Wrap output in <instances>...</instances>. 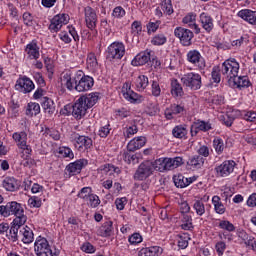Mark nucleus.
Segmentation results:
<instances>
[{
  "instance_id": "f257e3e1",
  "label": "nucleus",
  "mask_w": 256,
  "mask_h": 256,
  "mask_svg": "<svg viewBox=\"0 0 256 256\" xmlns=\"http://www.w3.org/2000/svg\"><path fill=\"white\" fill-rule=\"evenodd\" d=\"M97 101H99V93L97 92L81 96L72 105V115L75 119H83V116L87 115V109L94 107Z\"/></svg>"
},
{
  "instance_id": "f03ea898",
  "label": "nucleus",
  "mask_w": 256,
  "mask_h": 256,
  "mask_svg": "<svg viewBox=\"0 0 256 256\" xmlns=\"http://www.w3.org/2000/svg\"><path fill=\"white\" fill-rule=\"evenodd\" d=\"M239 62L235 58H229L222 63L220 71L228 81V85L235 83V78L239 75Z\"/></svg>"
},
{
  "instance_id": "7ed1b4c3",
  "label": "nucleus",
  "mask_w": 256,
  "mask_h": 256,
  "mask_svg": "<svg viewBox=\"0 0 256 256\" xmlns=\"http://www.w3.org/2000/svg\"><path fill=\"white\" fill-rule=\"evenodd\" d=\"M0 215L2 217H9V215H15L16 219H21L22 217H27L25 215V210L20 203L16 201L8 202L6 205L0 206Z\"/></svg>"
},
{
  "instance_id": "20e7f679",
  "label": "nucleus",
  "mask_w": 256,
  "mask_h": 256,
  "mask_svg": "<svg viewBox=\"0 0 256 256\" xmlns=\"http://www.w3.org/2000/svg\"><path fill=\"white\" fill-rule=\"evenodd\" d=\"M183 158L175 157V158H159L155 161V165L157 166V171H171L173 169H177V167H181L183 165Z\"/></svg>"
},
{
  "instance_id": "39448f33",
  "label": "nucleus",
  "mask_w": 256,
  "mask_h": 256,
  "mask_svg": "<svg viewBox=\"0 0 256 256\" xmlns=\"http://www.w3.org/2000/svg\"><path fill=\"white\" fill-rule=\"evenodd\" d=\"M155 169H157V164H155V161H144L136 170L134 179H136V181H144V179H147L153 175V171H155Z\"/></svg>"
},
{
  "instance_id": "423d86ee",
  "label": "nucleus",
  "mask_w": 256,
  "mask_h": 256,
  "mask_svg": "<svg viewBox=\"0 0 256 256\" xmlns=\"http://www.w3.org/2000/svg\"><path fill=\"white\" fill-rule=\"evenodd\" d=\"M181 83L187 89L197 91L201 89V75L194 72H189L181 77Z\"/></svg>"
},
{
  "instance_id": "0eeeda50",
  "label": "nucleus",
  "mask_w": 256,
  "mask_h": 256,
  "mask_svg": "<svg viewBox=\"0 0 256 256\" xmlns=\"http://www.w3.org/2000/svg\"><path fill=\"white\" fill-rule=\"evenodd\" d=\"M125 55V45L122 42H113L108 46L106 58L109 61L123 59Z\"/></svg>"
},
{
  "instance_id": "6e6552de",
  "label": "nucleus",
  "mask_w": 256,
  "mask_h": 256,
  "mask_svg": "<svg viewBox=\"0 0 256 256\" xmlns=\"http://www.w3.org/2000/svg\"><path fill=\"white\" fill-rule=\"evenodd\" d=\"M34 251L37 256H53V250L47 238L39 236L34 243Z\"/></svg>"
},
{
  "instance_id": "1a4fd4ad",
  "label": "nucleus",
  "mask_w": 256,
  "mask_h": 256,
  "mask_svg": "<svg viewBox=\"0 0 256 256\" xmlns=\"http://www.w3.org/2000/svg\"><path fill=\"white\" fill-rule=\"evenodd\" d=\"M75 87L74 89L79 93H83V91H89L93 85H95V81L91 76H82L77 75L74 77Z\"/></svg>"
},
{
  "instance_id": "9d476101",
  "label": "nucleus",
  "mask_w": 256,
  "mask_h": 256,
  "mask_svg": "<svg viewBox=\"0 0 256 256\" xmlns=\"http://www.w3.org/2000/svg\"><path fill=\"white\" fill-rule=\"evenodd\" d=\"M67 23H69L68 14L62 13L55 15L50 21L49 30L51 33H58V31H61V27L67 25Z\"/></svg>"
},
{
  "instance_id": "9b49d317",
  "label": "nucleus",
  "mask_w": 256,
  "mask_h": 256,
  "mask_svg": "<svg viewBox=\"0 0 256 256\" xmlns=\"http://www.w3.org/2000/svg\"><path fill=\"white\" fill-rule=\"evenodd\" d=\"M174 35L178 39H180V43L184 47H189L191 45V41L193 40V32L187 28L177 27L174 30Z\"/></svg>"
},
{
  "instance_id": "f8f14e48",
  "label": "nucleus",
  "mask_w": 256,
  "mask_h": 256,
  "mask_svg": "<svg viewBox=\"0 0 256 256\" xmlns=\"http://www.w3.org/2000/svg\"><path fill=\"white\" fill-rule=\"evenodd\" d=\"M235 161L225 160L222 164L215 168L217 177H229L233 171H235Z\"/></svg>"
},
{
  "instance_id": "ddd939ff",
  "label": "nucleus",
  "mask_w": 256,
  "mask_h": 256,
  "mask_svg": "<svg viewBox=\"0 0 256 256\" xmlns=\"http://www.w3.org/2000/svg\"><path fill=\"white\" fill-rule=\"evenodd\" d=\"M122 95L124 97V99H126L127 101H130V103H143V101H145V97H143L142 95H139L137 93H135L133 90H131V86H129V84H124L122 87Z\"/></svg>"
},
{
  "instance_id": "4468645a",
  "label": "nucleus",
  "mask_w": 256,
  "mask_h": 256,
  "mask_svg": "<svg viewBox=\"0 0 256 256\" xmlns=\"http://www.w3.org/2000/svg\"><path fill=\"white\" fill-rule=\"evenodd\" d=\"M187 61L198 67L200 71H203L206 67L205 59L201 57V53L197 50H190L187 53Z\"/></svg>"
},
{
  "instance_id": "2eb2a0df",
  "label": "nucleus",
  "mask_w": 256,
  "mask_h": 256,
  "mask_svg": "<svg viewBox=\"0 0 256 256\" xmlns=\"http://www.w3.org/2000/svg\"><path fill=\"white\" fill-rule=\"evenodd\" d=\"M74 147L77 151L85 153V151H88V149L93 147V140L89 136H76Z\"/></svg>"
},
{
  "instance_id": "dca6fc26",
  "label": "nucleus",
  "mask_w": 256,
  "mask_h": 256,
  "mask_svg": "<svg viewBox=\"0 0 256 256\" xmlns=\"http://www.w3.org/2000/svg\"><path fill=\"white\" fill-rule=\"evenodd\" d=\"M15 88L20 93H31L35 89V84L31 79L24 77L17 80Z\"/></svg>"
},
{
  "instance_id": "f3484780",
  "label": "nucleus",
  "mask_w": 256,
  "mask_h": 256,
  "mask_svg": "<svg viewBox=\"0 0 256 256\" xmlns=\"http://www.w3.org/2000/svg\"><path fill=\"white\" fill-rule=\"evenodd\" d=\"M86 27L93 31L97 27V13L90 6L84 9Z\"/></svg>"
},
{
  "instance_id": "a211bd4d",
  "label": "nucleus",
  "mask_w": 256,
  "mask_h": 256,
  "mask_svg": "<svg viewBox=\"0 0 256 256\" xmlns=\"http://www.w3.org/2000/svg\"><path fill=\"white\" fill-rule=\"evenodd\" d=\"M88 163L89 162L87 161V159H79L75 162L70 163L66 167V170L68 171L69 175H79L83 167H87Z\"/></svg>"
},
{
  "instance_id": "6ab92c4d",
  "label": "nucleus",
  "mask_w": 256,
  "mask_h": 256,
  "mask_svg": "<svg viewBox=\"0 0 256 256\" xmlns=\"http://www.w3.org/2000/svg\"><path fill=\"white\" fill-rule=\"evenodd\" d=\"M27 223V217L15 218L12 222V226L10 228V235L12 241H17L19 238L17 233H19V229L23 227Z\"/></svg>"
},
{
  "instance_id": "aec40b11",
  "label": "nucleus",
  "mask_w": 256,
  "mask_h": 256,
  "mask_svg": "<svg viewBox=\"0 0 256 256\" xmlns=\"http://www.w3.org/2000/svg\"><path fill=\"white\" fill-rule=\"evenodd\" d=\"M151 53H153V51H151V50H145L143 52H140L132 60V62H131L132 65L134 67H139L141 65H146V63H149V61H151Z\"/></svg>"
},
{
  "instance_id": "412c9836",
  "label": "nucleus",
  "mask_w": 256,
  "mask_h": 256,
  "mask_svg": "<svg viewBox=\"0 0 256 256\" xmlns=\"http://www.w3.org/2000/svg\"><path fill=\"white\" fill-rule=\"evenodd\" d=\"M185 111V105L183 104H172L165 110L166 119H174L175 115H183Z\"/></svg>"
},
{
  "instance_id": "4be33fe9",
  "label": "nucleus",
  "mask_w": 256,
  "mask_h": 256,
  "mask_svg": "<svg viewBox=\"0 0 256 256\" xmlns=\"http://www.w3.org/2000/svg\"><path fill=\"white\" fill-rule=\"evenodd\" d=\"M14 141L17 143L19 149H23V151H30L29 146L27 145V133L25 132H15L12 135Z\"/></svg>"
},
{
  "instance_id": "5701e85b",
  "label": "nucleus",
  "mask_w": 256,
  "mask_h": 256,
  "mask_svg": "<svg viewBox=\"0 0 256 256\" xmlns=\"http://www.w3.org/2000/svg\"><path fill=\"white\" fill-rule=\"evenodd\" d=\"M145 143H147V138L144 136H139L132 139L127 145V151L135 153L137 149H141V147H145Z\"/></svg>"
},
{
  "instance_id": "b1692460",
  "label": "nucleus",
  "mask_w": 256,
  "mask_h": 256,
  "mask_svg": "<svg viewBox=\"0 0 256 256\" xmlns=\"http://www.w3.org/2000/svg\"><path fill=\"white\" fill-rule=\"evenodd\" d=\"M114 232L115 229L113 228V222L106 221L101 225V227L98 228L97 235H99L100 237H111Z\"/></svg>"
},
{
  "instance_id": "393cba45",
  "label": "nucleus",
  "mask_w": 256,
  "mask_h": 256,
  "mask_svg": "<svg viewBox=\"0 0 256 256\" xmlns=\"http://www.w3.org/2000/svg\"><path fill=\"white\" fill-rule=\"evenodd\" d=\"M200 23H201V27L204 28L207 33H211V31H213V27H214L213 18L209 14L205 12L201 13Z\"/></svg>"
},
{
  "instance_id": "a878e982",
  "label": "nucleus",
  "mask_w": 256,
  "mask_h": 256,
  "mask_svg": "<svg viewBox=\"0 0 256 256\" xmlns=\"http://www.w3.org/2000/svg\"><path fill=\"white\" fill-rule=\"evenodd\" d=\"M173 181L176 187L185 189V187H189L195 181V178H185V176L179 174L173 177Z\"/></svg>"
},
{
  "instance_id": "bb28decb",
  "label": "nucleus",
  "mask_w": 256,
  "mask_h": 256,
  "mask_svg": "<svg viewBox=\"0 0 256 256\" xmlns=\"http://www.w3.org/2000/svg\"><path fill=\"white\" fill-rule=\"evenodd\" d=\"M68 29H69L68 32L63 31L59 33L60 40L63 41V43H71V37H72L74 41H79V34H77V30H75V28H68Z\"/></svg>"
},
{
  "instance_id": "cd10ccee",
  "label": "nucleus",
  "mask_w": 256,
  "mask_h": 256,
  "mask_svg": "<svg viewBox=\"0 0 256 256\" xmlns=\"http://www.w3.org/2000/svg\"><path fill=\"white\" fill-rule=\"evenodd\" d=\"M238 16L250 25H256V11L245 9L238 12Z\"/></svg>"
},
{
  "instance_id": "c85d7f7f",
  "label": "nucleus",
  "mask_w": 256,
  "mask_h": 256,
  "mask_svg": "<svg viewBox=\"0 0 256 256\" xmlns=\"http://www.w3.org/2000/svg\"><path fill=\"white\" fill-rule=\"evenodd\" d=\"M42 108L44 109V113H48V115H55L57 113L55 102L49 97L42 99Z\"/></svg>"
},
{
  "instance_id": "c756f323",
  "label": "nucleus",
  "mask_w": 256,
  "mask_h": 256,
  "mask_svg": "<svg viewBox=\"0 0 256 256\" xmlns=\"http://www.w3.org/2000/svg\"><path fill=\"white\" fill-rule=\"evenodd\" d=\"M2 185L4 189H6V191H11V192L17 191V189L21 187V184H19V181H17V179L13 177H6L3 180Z\"/></svg>"
},
{
  "instance_id": "7c9ffc66",
  "label": "nucleus",
  "mask_w": 256,
  "mask_h": 256,
  "mask_svg": "<svg viewBox=\"0 0 256 256\" xmlns=\"http://www.w3.org/2000/svg\"><path fill=\"white\" fill-rule=\"evenodd\" d=\"M211 129H212L211 123L205 122V121H200L195 124V128L193 126H191L190 133H191L192 137H194V135H197L199 133V131L207 132V131H211Z\"/></svg>"
},
{
  "instance_id": "2f4dec72",
  "label": "nucleus",
  "mask_w": 256,
  "mask_h": 256,
  "mask_svg": "<svg viewBox=\"0 0 256 256\" xmlns=\"http://www.w3.org/2000/svg\"><path fill=\"white\" fill-rule=\"evenodd\" d=\"M170 93L172 97H183L185 92L183 91V86L179 83V80L173 79L171 81V90Z\"/></svg>"
},
{
  "instance_id": "473e14b6",
  "label": "nucleus",
  "mask_w": 256,
  "mask_h": 256,
  "mask_svg": "<svg viewBox=\"0 0 256 256\" xmlns=\"http://www.w3.org/2000/svg\"><path fill=\"white\" fill-rule=\"evenodd\" d=\"M187 165L191 167V169H201V167L205 165V158L199 155H195L189 158Z\"/></svg>"
},
{
  "instance_id": "72a5a7b5",
  "label": "nucleus",
  "mask_w": 256,
  "mask_h": 256,
  "mask_svg": "<svg viewBox=\"0 0 256 256\" xmlns=\"http://www.w3.org/2000/svg\"><path fill=\"white\" fill-rule=\"evenodd\" d=\"M195 19V14L190 13L182 19V23H184L185 25H189V27L195 30V33L199 34L201 33V28H199V25L195 23Z\"/></svg>"
},
{
  "instance_id": "f704fd0d",
  "label": "nucleus",
  "mask_w": 256,
  "mask_h": 256,
  "mask_svg": "<svg viewBox=\"0 0 256 256\" xmlns=\"http://www.w3.org/2000/svg\"><path fill=\"white\" fill-rule=\"evenodd\" d=\"M249 85H251L249 77L239 75L236 76L233 84H229L230 87H237L238 89H241L243 87H249Z\"/></svg>"
},
{
  "instance_id": "c9c22d12",
  "label": "nucleus",
  "mask_w": 256,
  "mask_h": 256,
  "mask_svg": "<svg viewBox=\"0 0 256 256\" xmlns=\"http://www.w3.org/2000/svg\"><path fill=\"white\" fill-rule=\"evenodd\" d=\"M20 233L23 235L22 241L23 243L29 245V243H33L34 234L33 230L29 228V226H25L20 230Z\"/></svg>"
},
{
  "instance_id": "e433bc0d",
  "label": "nucleus",
  "mask_w": 256,
  "mask_h": 256,
  "mask_svg": "<svg viewBox=\"0 0 256 256\" xmlns=\"http://www.w3.org/2000/svg\"><path fill=\"white\" fill-rule=\"evenodd\" d=\"M39 113H41V106L39 103L30 102L27 104L26 115L28 117H33V115L37 116Z\"/></svg>"
},
{
  "instance_id": "4c0bfd02",
  "label": "nucleus",
  "mask_w": 256,
  "mask_h": 256,
  "mask_svg": "<svg viewBox=\"0 0 256 256\" xmlns=\"http://www.w3.org/2000/svg\"><path fill=\"white\" fill-rule=\"evenodd\" d=\"M26 53H28L30 59H39V46L37 43L31 42L26 46Z\"/></svg>"
},
{
  "instance_id": "58836bf2",
  "label": "nucleus",
  "mask_w": 256,
  "mask_h": 256,
  "mask_svg": "<svg viewBox=\"0 0 256 256\" xmlns=\"http://www.w3.org/2000/svg\"><path fill=\"white\" fill-rule=\"evenodd\" d=\"M172 135L176 139H186L187 128L183 125H177L172 129Z\"/></svg>"
},
{
  "instance_id": "ea45409f",
  "label": "nucleus",
  "mask_w": 256,
  "mask_h": 256,
  "mask_svg": "<svg viewBox=\"0 0 256 256\" xmlns=\"http://www.w3.org/2000/svg\"><path fill=\"white\" fill-rule=\"evenodd\" d=\"M243 43H249V37L242 36L239 39L232 41L231 47H241L243 45ZM231 47L227 46V45L220 44L218 46V49H224L225 50V49H231Z\"/></svg>"
},
{
  "instance_id": "a19ab883",
  "label": "nucleus",
  "mask_w": 256,
  "mask_h": 256,
  "mask_svg": "<svg viewBox=\"0 0 256 256\" xmlns=\"http://www.w3.org/2000/svg\"><path fill=\"white\" fill-rule=\"evenodd\" d=\"M144 256H161L163 255V248L159 246H151L145 249H142Z\"/></svg>"
},
{
  "instance_id": "79ce46f5",
  "label": "nucleus",
  "mask_w": 256,
  "mask_h": 256,
  "mask_svg": "<svg viewBox=\"0 0 256 256\" xmlns=\"http://www.w3.org/2000/svg\"><path fill=\"white\" fill-rule=\"evenodd\" d=\"M123 160L125 163H128V165H137L139 163V154H133L131 151L124 152L122 154Z\"/></svg>"
},
{
  "instance_id": "37998d69",
  "label": "nucleus",
  "mask_w": 256,
  "mask_h": 256,
  "mask_svg": "<svg viewBox=\"0 0 256 256\" xmlns=\"http://www.w3.org/2000/svg\"><path fill=\"white\" fill-rule=\"evenodd\" d=\"M135 83L138 91H145L149 86V78L145 75H140L137 77Z\"/></svg>"
},
{
  "instance_id": "c03bdc74",
  "label": "nucleus",
  "mask_w": 256,
  "mask_h": 256,
  "mask_svg": "<svg viewBox=\"0 0 256 256\" xmlns=\"http://www.w3.org/2000/svg\"><path fill=\"white\" fill-rule=\"evenodd\" d=\"M212 203L214 205L216 213H218L219 215H223V213H225V205H223L219 196H213Z\"/></svg>"
},
{
  "instance_id": "a18cd8bd",
  "label": "nucleus",
  "mask_w": 256,
  "mask_h": 256,
  "mask_svg": "<svg viewBox=\"0 0 256 256\" xmlns=\"http://www.w3.org/2000/svg\"><path fill=\"white\" fill-rule=\"evenodd\" d=\"M62 81L66 85V89H68L69 91H73V89H75V77L72 78L71 74L65 73L62 76Z\"/></svg>"
},
{
  "instance_id": "49530a36",
  "label": "nucleus",
  "mask_w": 256,
  "mask_h": 256,
  "mask_svg": "<svg viewBox=\"0 0 256 256\" xmlns=\"http://www.w3.org/2000/svg\"><path fill=\"white\" fill-rule=\"evenodd\" d=\"M193 209L196 211V215L202 217L205 215V204L201 200H196L193 204Z\"/></svg>"
},
{
  "instance_id": "de8ad7c7",
  "label": "nucleus",
  "mask_w": 256,
  "mask_h": 256,
  "mask_svg": "<svg viewBox=\"0 0 256 256\" xmlns=\"http://www.w3.org/2000/svg\"><path fill=\"white\" fill-rule=\"evenodd\" d=\"M90 195H93V189H91V187H84L80 190L77 197L83 199V201H87L89 200Z\"/></svg>"
},
{
  "instance_id": "09e8293b",
  "label": "nucleus",
  "mask_w": 256,
  "mask_h": 256,
  "mask_svg": "<svg viewBox=\"0 0 256 256\" xmlns=\"http://www.w3.org/2000/svg\"><path fill=\"white\" fill-rule=\"evenodd\" d=\"M162 10L166 15H173V4L171 3V0H163L161 3Z\"/></svg>"
},
{
  "instance_id": "8fccbe9b",
  "label": "nucleus",
  "mask_w": 256,
  "mask_h": 256,
  "mask_svg": "<svg viewBox=\"0 0 256 256\" xmlns=\"http://www.w3.org/2000/svg\"><path fill=\"white\" fill-rule=\"evenodd\" d=\"M214 149L218 155H221L223 153V150L225 149V144L223 143V139L221 138H215L213 141Z\"/></svg>"
},
{
  "instance_id": "3c124183",
  "label": "nucleus",
  "mask_w": 256,
  "mask_h": 256,
  "mask_svg": "<svg viewBox=\"0 0 256 256\" xmlns=\"http://www.w3.org/2000/svg\"><path fill=\"white\" fill-rule=\"evenodd\" d=\"M59 155H62L65 158L73 159L75 154H73V150L69 147H60L58 151Z\"/></svg>"
},
{
  "instance_id": "603ef678",
  "label": "nucleus",
  "mask_w": 256,
  "mask_h": 256,
  "mask_svg": "<svg viewBox=\"0 0 256 256\" xmlns=\"http://www.w3.org/2000/svg\"><path fill=\"white\" fill-rule=\"evenodd\" d=\"M89 200V205L92 209H95L101 205V200L99 199V196L97 194H92L88 198Z\"/></svg>"
},
{
  "instance_id": "864d4df0",
  "label": "nucleus",
  "mask_w": 256,
  "mask_h": 256,
  "mask_svg": "<svg viewBox=\"0 0 256 256\" xmlns=\"http://www.w3.org/2000/svg\"><path fill=\"white\" fill-rule=\"evenodd\" d=\"M151 43L152 45H165L167 43V37L163 34H158L153 37Z\"/></svg>"
},
{
  "instance_id": "5fc2aeb1",
  "label": "nucleus",
  "mask_w": 256,
  "mask_h": 256,
  "mask_svg": "<svg viewBox=\"0 0 256 256\" xmlns=\"http://www.w3.org/2000/svg\"><path fill=\"white\" fill-rule=\"evenodd\" d=\"M218 227H220V229H224L225 231H229V232H232L235 230V225H233V223L227 220L220 221Z\"/></svg>"
},
{
  "instance_id": "6e6d98bb",
  "label": "nucleus",
  "mask_w": 256,
  "mask_h": 256,
  "mask_svg": "<svg viewBox=\"0 0 256 256\" xmlns=\"http://www.w3.org/2000/svg\"><path fill=\"white\" fill-rule=\"evenodd\" d=\"M87 65L88 67H90V69H96L98 62H97V56H95L94 53L88 54Z\"/></svg>"
},
{
  "instance_id": "4d7b16f0",
  "label": "nucleus",
  "mask_w": 256,
  "mask_h": 256,
  "mask_svg": "<svg viewBox=\"0 0 256 256\" xmlns=\"http://www.w3.org/2000/svg\"><path fill=\"white\" fill-rule=\"evenodd\" d=\"M178 247H180V249H187V247H189V236L188 235L184 234V236H179Z\"/></svg>"
},
{
  "instance_id": "13d9d810",
  "label": "nucleus",
  "mask_w": 256,
  "mask_h": 256,
  "mask_svg": "<svg viewBox=\"0 0 256 256\" xmlns=\"http://www.w3.org/2000/svg\"><path fill=\"white\" fill-rule=\"evenodd\" d=\"M212 81L213 83H221V69L219 67L212 69Z\"/></svg>"
},
{
  "instance_id": "bf43d9fd",
  "label": "nucleus",
  "mask_w": 256,
  "mask_h": 256,
  "mask_svg": "<svg viewBox=\"0 0 256 256\" xmlns=\"http://www.w3.org/2000/svg\"><path fill=\"white\" fill-rule=\"evenodd\" d=\"M160 25H161V21L149 22L147 24L148 34L151 35V33H155L157 31V29H159Z\"/></svg>"
},
{
  "instance_id": "052dcab7",
  "label": "nucleus",
  "mask_w": 256,
  "mask_h": 256,
  "mask_svg": "<svg viewBox=\"0 0 256 256\" xmlns=\"http://www.w3.org/2000/svg\"><path fill=\"white\" fill-rule=\"evenodd\" d=\"M130 245H137L143 241V238L141 237V234L139 233H134L132 234L129 239H128Z\"/></svg>"
},
{
  "instance_id": "680f3d73",
  "label": "nucleus",
  "mask_w": 256,
  "mask_h": 256,
  "mask_svg": "<svg viewBox=\"0 0 256 256\" xmlns=\"http://www.w3.org/2000/svg\"><path fill=\"white\" fill-rule=\"evenodd\" d=\"M220 121H222V123L226 125V127H231L235 119L227 114H224L220 116Z\"/></svg>"
},
{
  "instance_id": "e2e57ef3",
  "label": "nucleus",
  "mask_w": 256,
  "mask_h": 256,
  "mask_svg": "<svg viewBox=\"0 0 256 256\" xmlns=\"http://www.w3.org/2000/svg\"><path fill=\"white\" fill-rule=\"evenodd\" d=\"M112 15L116 19H121V17H125V9H123V7L121 6L115 7L112 12Z\"/></svg>"
},
{
  "instance_id": "0e129e2a",
  "label": "nucleus",
  "mask_w": 256,
  "mask_h": 256,
  "mask_svg": "<svg viewBox=\"0 0 256 256\" xmlns=\"http://www.w3.org/2000/svg\"><path fill=\"white\" fill-rule=\"evenodd\" d=\"M81 251H83L84 253H95V246H93V244H91L90 242H85L81 246Z\"/></svg>"
},
{
  "instance_id": "69168bd1",
  "label": "nucleus",
  "mask_w": 256,
  "mask_h": 256,
  "mask_svg": "<svg viewBox=\"0 0 256 256\" xmlns=\"http://www.w3.org/2000/svg\"><path fill=\"white\" fill-rule=\"evenodd\" d=\"M117 117H120V119H125L131 115V112L127 110V108H120L115 111Z\"/></svg>"
},
{
  "instance_id": "338daca9",
  "label": "nucleus",
  "mask_w": 256,
  "mask_h": 256,
  "mask_svg": "<svg viewBox=\"0 0 256 256\" xmlns=\"http://www.w3.org/2000/svg\"><path fill=\"white\" fill-rule=\"evenodd\" d=\"M151 87H152V95L154 97H159V95H161V86H159V82L153 81Z\"/></svg>"
},
{
  "instance_id": "774afa93",
  "label": "nucleus",
  "mask_w": 256,
  "mask_h": 256,
  "mask_svg": "<svg viewBox=\"0 0 256 256\" xmlns=\"http://www.w3.org/2000/svg\"><path fill=\"white\" fill-rule=\"evenodd\" d=\"M28 203L31 205V207L39 208L41 207V198L33 196L29 198Z\"/></svg>"
}]
</instances>
